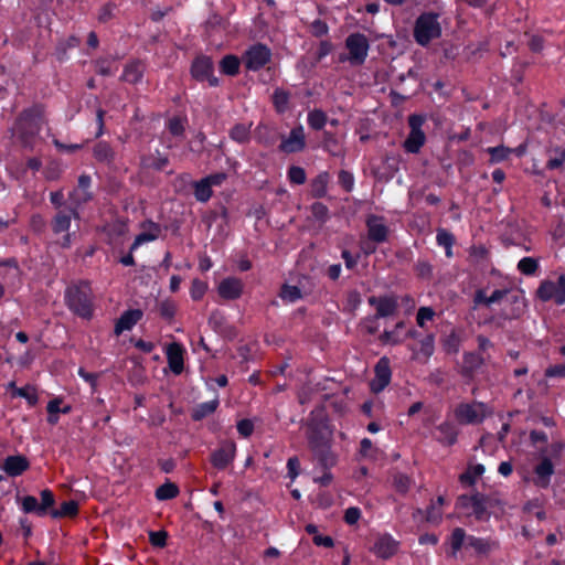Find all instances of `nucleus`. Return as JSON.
<instances>
[{"instance_id":"obj_1","label":"nucleus","mask_w":565,"mask_h":565,"mask_svg":"<svg viewBox=\"0 0 565 565\" xmlns=\"http://www.w3.org/2000/svg\"><path fill=\"white\" fill-rule=\"evenodd\" d=\"M92 289L87 281L74 284L65 290V301L67 307L71 311L82 318L92 317Z\"/></svg>"},{"instance_id":"obj_2","label":"nucleus","mask_w":565,"mask_h":565,"mask_svg":"<svg viewBox=\"0 0 565 565\" xmlns=\"http://www.w3.org/2000/svg\"><path fill=\"white\" fill-rule=\"evenodd\" d=\"M450 547L451 555L456 556V554L461 550H472L476 555H487L494 547L495 542L489 539L476 537L473 535H467L466 531L461 527H456L452 530L450 537Z\"/></svg>"},{"instance_id":"obj_3","label":"nucleus","mask_w":565,"mask_h":565,"mask_svg":"<svg viewBox=\"0 0 565 565\" xmlns=\"http://www.w3.org/2000/svg\"><path fill=\"white\" fill-rule=\"evenodd\" d=\"M44 124L42 110L38 107L23 111L18 118L13 132L24 143L29 142V139L38 135Z\"/></svg>"},{"instance_id":"obj_4","label":"nucleus","mask_w":565,"mask_h":565,"mask_svg":"<svg viewBox=\"0 0 565 565\" xmlns=\"http://www.w3.org/2000/svg\"><path fill=\"white\" fill-rule=\"evenodd\" d=\"M452 414L460 425H478L489 415V408L482 402H461L455 406Z\"/></svg>"},{"instance_id":"obj_5","label":"nucleus","mask_w":565,"mask_h":565,"mask_svg":"<svg viewBox=\"0 0 565 565\" xmlns=\"http://www.w3.org/2000/svg\"><path fill=\"white\" fill-rule=\"evenodd\" d=\"M441 29L437 15L433 13L422 14L415 25L414 36L420 45H427L431 40L439 38Z\"/></svg>"},{"instance_id":"obj_6","label":"nucleus","mask_w":565,"mask_h":565,"mask_svg":"<svg viewBox=\"0 0 565 565\" xmlns=\"http://www.w3.org/2000/svg\"><path fill=\"white\" fill-rule=\"evenodd\" d=\"M425 122V117L422 115H411L408 117V126L411 131L405 139L403 147L408 153H417L426 141V136L422 130Z\"/></svg>"},{"instance_id":"obj_7","label":"nucleus","mask_w":565,"mask_h":565,"mask_svg":"<svg viewBox=\"0 0 565 565\" xmlns=\"http://www.w3.org/2000/svg\"><path fill=\"white\" fill-rule=\"evenodd\" d=\"M78 218L79 214L77 210H60L54 218L52 220V230L55 234L65 233L61 241V246L64 248H68L72 245V236L73 234L68 233L71 227L72 218Z\"/></svg>"},{"instance_id":"obj_8","label":"nucleus","mask_w":565,"mask_h":565,"mask_svg":"<svg viewBox=\"0 0 565 565\" xmlns=\"http://www.w3.org/2000/svg\"><path fill=\"white\" fill-rule=\"evenodd\" d=\"M536 294L543 301L554 299L557 305L565 303V275H561L556 282L551 280L542 281Z\"/></svg>"},{"instance_id":"obj_9","label":"nucleus","mask_w":565,"mask_h":565,"mask_svg":"<svg viewBox=\"0 0 565 565\" xmlns=\"http://www.w3.org/2000/svg\"><path fill=\"white\" fill-rule=\"evenodd\" d=\"M271 57L270 50L263 44L250 46L243 56L244 65L249 71H258L264 67Z\"/></svg>"},{"instance_id":"obj_10","label":"nucleus","mask_w":565,"mask_h":565,"mask_svg":"<svg viewBox=\"0 0 565 565\" xmlns=\"http://www.w3.org/2000/svg\"><path fill=\"white\" fill-rule=\"evenodd\" d=\"M236 456V444L233 440H223L217 449L211 454V462L218 470H224Z\"/></svg>"},{"instance_id":"obj_11","label":"nucleus","mask_w":565,"mask_h":565,"mask_svg":"<svg viewBox=\"0 0 565 565\" xmlns=\"http://www.w3.org/2000/svg\"><path fill=\"white\" fill-rule=\"evenodd\" d=\"M90 185L92 178L88 174L79 175L77 186L68 194V200L73 209L77 210L93 199Z\"/></svg>"},{"instance_id":"obj_12","label":"nucleus","mask_w":565,"mask_h":565,"mask_svg":"<svg viewBox=\"0 0 565 565\" xmlns=\"http://www.w3.org/2000/svg\"><path fill=\"white\" fill-rule=\"evenodd\" d=\"M345 45L349 50L348 60L352 64H361L364 62L369 51V43L364 35L359 33L349 35Z\"/></svg>"},{"instance_id":"obj_13","label":"nucleus","mask_w":565,"mask_h":565,"mask_svg":"<svg viewBox=\"0 0 565 565\" xmlns=\"http://www.w3.org/2000/svg\"><path fill=\"white\" fill-rule=\"evenodd\" d=\"M191 74L198 81H207L210 86H217L218 84V79L213 75V63L207 56H198L193 61Z\"/></svg>"},{"instance_id":"obj_14","label":"nucleus","mask_w":565,"mask_h":565,"mask_svg":"<svg viewBox=\"0 0 565 565\" xmlns=\"http://www.w3.org/2000/svg\"><path fill=\"white\" fill-rule=\"evenodd\" d=\"M459 429L455 423L445 420L437 425L434 430V438L443 446L450 447L457 443Z\"/></svg>"},{"instance_id":"obj_15","label":"nucleus","mask_w":565,"mask_h":565,"mask_svg":"<svg viewBox=\"0 0 565 565\" xmlns=\"http://www.w3.org/2000/svg\"><path fill=\"white\" fill-rule=\"evenodd\" d=\"M244 290V282L237 277H227L220 281L217 292L224 300L238 299Z\"/></svg>"},{"instance_id":"obj_16","label":"nucleus","mask_w":565,"mask_h":565,"mask_svg":"<svg viewBox=\"0 0 565 565\" xmlns=\"http://www.w3.org/2000/svg\"><path fill=\"white\" fill-rule=\"evenodd\" d=\"M306 146V136L302 126H297L291 129L288 137L284 138L279 149L286 153H294L301 151Z\"/></svg>"},{"instance_id":"obj_17","label":"nucleus","mask_w":565,"mask_h":565,"mask_svg":"<svg viewBox=\"0 0 565 565\" xmlns=\"http://www.w3.org/2000/svg\"><path fill=\"white\" fill-rule=\"evenodd\" d=\"M541 455V461L534 468V483L537 487L546 488L554 473V465L551 458L545 455V451H542Z\"/></svg>"},{"instance_id":"obj_18","label":"nucleus","mask_w":565,"mask_h":565,"mask_svg":"<svg viewBox=\"0 0 565 565\" xmlns=\"http://www.w3.org/2000/svg\"><path fill=\"white\" fill-rule=\"evenodd\" d=\"M435 338L433 334H427L414 345H412L413 359L426 362L434 353Z\"/></svg>"},{"instance_id":"obj_19","label":"nucleus","mask_w":565,"mask_h":565,"mask_svg":"<svg viewBox=\"0 0 565 565\" xmlns=\"http://www.w3.org/2000/svg\"><path fill=\"white\" fill-rule=\"evenodd\" d=\"M183 354H184V349H183L182 344H180V343L173 342V343L169 344L167 348V360H168L169 367L177 375L181 374L183 371V366H184Z\"/></svg>"},{"instance_id":"obj_20","label":"nucleus","mask_w":565,"mask_h":565,"mask_svg":"<svg viewBox=\"0 0 565 565\" xmlns=\"http://www.w3.org/2000/svg\"><path fill=\"white\" fill-rule=\"evenodd\" d=\"M142 318V311L139 309H130L125 311L115 324V334L119 335L125 331L131 330Z\"/></svg>"},{"instance_id":"obj_21","label":"nucleus","mask_w":565,"mask_h":565,"mask_svg":"<svg viewBox=\"0 0 565 565\" xmlns=\"http://www.w3.org/2000/svg\"><path fill=\"white\" fill-rule=\"evenodd\" d=\"M458 504L462 508H470L477 519H481L487 512L486 498L481 494L461 495Z\"/></svg>"},{"instance_id":"obj_22","label":"nucleus","mask_w":565,"mask_h":565,"mask_svg":"<svg viewBox=\"0 0 565 565\" xmlns=\"http://www.w3.org/2000/svg\"><path fill=\"white\" fill-rule=\"evenodd\" d=\"M1 468L8 476L18 477L29 468V461L23 456H9Z\"/></svg>"},{"instance_id":"obj_23","label":"nucleus","mask_w":565,"mask_h":565,"mask_svg":"<svg viewBox=\"0 0 565 565\" xmlns=\"http://www.w3.org/2000/svg\"><path fill=\"white\" fill-rule=\"evenodd\" d=\"M370 302L372 305H376V313L375 316L365 322V328L370 333H374L379 329V324L376 323L380 319H385L388 316V300L376 299L374 297L370 298Z\"/></svg>"},{"instance_id":"obj_24","label":"nucleus","mask_w":565,"mask_h":565,"mask_svg":"<svg viewBox=\"0 0 565 565\" xmlns=\"http://www.w3.org/2000/svg\"><path fill=\"white\" fill-rule=\"evenodd\" d=\"M376 376L371 382V390L374 393H379L383 391L388 385V360L386 358H382L376 367H375Z\"/></svg>"},{"instance_id":"obj_25","label":"nucleus","mask_w":565,"mask_h":565,"mask_svg":"<svg viewBox=\"0 0 565 565\" xmlns=\"http://www.w3.org/2000/svg\"><path fill=\"white\" fill-rule=\"evenodd\" d=\"M160 226L156 223L149 222L143 232L138 234L131 245V250L137 249L145 243L152 242L158 238L160 234Z\"/></svg>"},{"instance_id":"obj_26","label":"nucleus","mask_w":565,"mask_h":565,"mask_svg":"<svg viewBox=\"0 0 565 565\" xmlns=\"http://www.w3.org/2000/svg\"><path fill=\"white\" fill-rule=\"evenodd\" d=\"M313 454L324 468H330L337 462V457L331 450V444L328 446H326V443L316 444Z\"/></svg>"},{"instance_id":"obj_27","label":"nucleus","mask_w":565,"mask_h":565,"mask_svg":"<svg viewBox=\"0 0 565 565\" xmlns=\"http://www.w3.org/2000/svg\"><path fill=\"white\" fill-rule=\"evenodd\" d=\"M369 235L373 241L382 242L386 238L387 230L383 220L376 216H371L367 220Z\"/></svg>"},{"instance_id":"obj_28","label":"nucleus","mask_w":565,"mask_h":565,"mask_svg":"<svg viewBox=\"0 0 565 565\" xmlns=\"http://www.w3.org/2000/svg\"><path fill=\"white\" fill-rule=\"evenodd\" d=\"M145 66L140 62H131L126 65L121 75L125 82L135 84L139 82L143 75Z\"/></svg>"},{"instance_id":"obj_29","label":"nucleus","mask_w":565,"mask_h":565,"mask_svg":"<svg viewBox=\"0 0 565 565\" xmlns=\"http://www.w3.org/2000/svg\"><path fill=\"white\" fill-rule=\"evenodd\" d=\"M483 472L484 467L482 465H470L467 470L459 476V481L466 486H473Z\"/></svg>"},{"instance_id":"obj_30","label":"nucleus","mask_w":565,"mask_h":565,"mask_svg":"<svg viewBox=\"0 0 565 565\" xmlns=\"http://www.w3.org/2000/svg\"><path fill=\"white\" fill-rule=\"evenodd\" d=\"M330 177L328 172H321L311 182V193L315 198H322L328 190Z\"/></svg>"},{"instance_id":"obj_31","label":"nucleus","mask_w":565,"mask_h":565,"mask_svg":"<svg viewBox=\"0 0 565 565\" xmlns=\"http://www.w3.org/2000/svg\"><path fill=\"white\" fill-rule=\"evenodd\" d=\"M309 446L312 451H315L316 444H324L328 446L331 444V433L326 428L320 429H311L308 435Z\"/></svg>"},{"instance_id":"obj_32","label":"nucleus","mask_w":565,"mask_h":565,"mask_svg":"<svg viewBox=\"0 0 565 565\" xmlns=\"http://www.w3.org/2000/svg\"><path fill=\"white\" fill-rule=\"evenodd\" d=\"M445 503L444 497L439 495L435 501H431L427 509L426 520L430 523H439L443 516V505Z\"/></svg>"},{"instance_id":"obj_33","label":"nucleus","mask_w":565,"mask_h":565,"mask_svg":"<svg viewBox=\"0 0 565 565\" xmlns=\"http://www.w3.org/2000/svg\"><path fill=\"white\" fill-rule=\"evenodd\" d=\"M217 406H218L217 398L201 403L194 408L192 417L195 420H200V419L209 416L210 414L214 413L215 409L217 408Z\"/></svg>"},{"instance_id":"obj_34","label":"nucleus","mask_w":565,"mask_h":565,"mask_svg":"<svg viewBox=\"0 0 565 565\" xmlns=\"http://www.w3.org/2000/svg\"><path fill=\"white\" fill-rule=\"evenodd\" d=\"M279 297L287 303H294L302 298V292L299 287L285 284L281 287Z\"/></svg>"},{"instance_id":"obj_35","label":"nucleus","mask_w":565,"mask_h":565,"mask_svg":"<svg viewBox=\"0 0 565 565\" xmlns=\"http://www.w3.org/2000/svg\"><path fill=\"white\" fill-rule=\"evenodd\" d=\"M194 196L199 202L205 203L212 196V188L210 184L203 179L194 182Z\"/></svg>"},{"instance_id":"obj_36","label":"nucleus","mask_w":565,"mask_h":565,"mask_svg":"<svg viewBox=\"0 0 565 565\" xmlns=\"http://www.w3.org/2000/svg\"><path fill=\"white\" fill-rule=\"evenodd\" d=\"M483 363V358L478 353L468 352L463 355V370L467 373H473L481 367Z\"/></svg>"},{"instance_id":"obj_37","label":"nucleus","mask_w":565,"mask_h":565,"mask_svg":"<svg viewBox=\"0 0 565 565\" xmlns=\"http://www.w3.org/2000/svg\"><path fill=\"white\" fill-rule=\"evenodd\" d=\"M394 488L399 494H405L414 486V480L405 473H395L393 480Z\"/></svg>"},{"instance_id":"obj_38","label":"nucleus","mask_w":565,"mask_h":565,"mask_svg":"<svg viewBox=\"0 0 565 565\" xmlns=\"http://www.w3.org/2000/svg\"><path fill=\"white\" fill-rule=\"evenodd\" d=\"M179 489L172 482H166L160 486L156 491V498L160 501L170 500L178 495Z\"/></svg>"},{"instance_id":"obj_39","label":"nucleus","mask_w":565,"mask_h":565,"mask_svg":"<svg viewBox=\"0 0 565 565\" xmlns=\"http://www.w3.org/2000/svg\"><path fill=\"white\" fill-rule=\"evenodd\" d=\"M221 71L226 75H235L239 70V60L235 55H226L221 61Z\"/></svg>"},{"instance_id":"obj_40","label":"nucleus","mask_w":565,"mask_h":565,"mask_svg":"<svg viewBox=\"0 0 565 565\" xmlns=\"http://www.w3.org/2000/svg\"><path fill=\"white\" fill-rule=\"evenodd\" d=\"M327 122V115L320 109H313L308 114V125L315 129L320 130Z\"/></svg>"},{"instance_id":"obj_41","label":"nucleus","mask_w":565,"mask_h":565,"mask_svg":"<svg viewBox=\"0 0 565 565\" xmlns=\"http://www.w3.org/2000/svg\"><path fill=\"white\" fill-rule=\"evenodd\" d=\"M487 151L491 157L490 161L493 163H498V162L507 160L509 158V156L513 152V149L504 147V146H498V147H490L487 149Z\"/></svg>"},{"instance_id":"obj_42","label":"nucleus","mask_w":565,"mask_h":565,"mask_svg":"<svg viewBox=\"0 0 565 565\" xmlns=\"http://www.w3.org/2000/svg\"><path fill=\"white\" fill-rule=\"evenodd\" d=\"M94 156L98 161L110 162L114 158V151L106 142H98L94 147Z\"/></svg>"},{"instance_id":"obj_43","label":"nucleus","mask_w":565,"mask_h":565,"mask_svg":"<svg viewBox=\"0 0 565 565\" xmlns=\"http://www.w3.org/2000/svg\"><path fill=\"white\" fill-rule=\"evenodd\" d=\"M436 241L438 245L444 246L446 248V255L450 257L451 246L455 242L454 235L444 228H439L437 231Z\"/></svg>"},{"instance_id":"obj_44","label":"nucleus","mask_w":565,"mask_h":565,"mask_svg":"<svg viewBox=\"0 0 565 565\" xmlns=\"http://www.w3.org/2000/svg\"><path fill=\"white\" fill-rule=\"evenodd\" d=\"M399 307H403L405 312H409L414 309L415 301L408 296L401 297L399 299L391 296V316Z\"/></svg>"},{"instance_id":"obj_45","label":"nucleus","mask_w":565,"mask_h":565,"mask_svg":"<svg viewBox=\"0 0 565 565\" xmlns=\"http://www.w3.org/2000/svg\"><path fill=\"white\" fill-rule=\"evenodd\" d=\"M78 512V504L75 501L63 502L58 510L52 512L54 518L74 516Z\"/></svg>"},{"instance_id":"obj_46","label":"nucleus","mask_w":565,"mask_h":565,"mask_svg":"<svg viewBox=\"0 0 565 565\" xmlns=\"http://www.w3.org/2000/svg\"><path fill=\"white\" fill-rule=\"evenodd\" d=\"M518 269L526 276L534 275L539 269V263L533 257H523L518 263Z\"/></svg>"},{"instance_id":"obj_47","label":"nucleus","mask_w":565,"mask_h":565,"mask_svg":"<svg viewBox=\"0 0 565 565\" xmlns=\"http://www.w3.org/2000/svg\"><path fill=\"white\" fill-rule=\"evenodd\" d=\"M249 130L250 126L237 124L232 128L230 136L233 140L237 142H246L249 139Z\"/></svg>"},{"instance_id":"obj_48","label":"nucleus","mask_w":565,"mask_h":565,"mask_svg":"<svg viewBox=\"0 0 565 565\" xmlns=\"http://www.w3.org/2000/svg\"><path fill=\"white\" fill-rule=\"evenodd\" d=\"M359 454L365 459H376L377 450L369 438H364L361 440Z\"/></svg>"},{"instance_id":"obj_49","label":"nucleus","mask_w":565,"mask_h":565,"mask_svg":"<svg viewBox=\"0 0 565 565\" xmlns=\"http://www.w3.org/2000/svg\"><path fill=\"white\" fill-rule=\"evenodd\" d=\"M273 98L278 111L282 113L287 109L289 102V94L284 89H276Z\"/></svg>"},{"instance_id":"obj_50","label":"nucleus","mask_w":565,"mask_h":565,"mask_svg":"<svg viewBox=\"0 0 565 565\" xmlns=\"http://www.w3.org/2000/svg\"><path fill=\"white\" fill-rule=\"evenodd\" d=\"M435 311L430 307H420L417 311L416 322L420 328H425L426 322L433 321Z\"/></svg>"},{"instance_id":"obj_51","label":"nucleus","mask_w":565,"mask_h":565,"mask_svg":"<svg viewBox=\"0 0 565 565\" xmlns=\"http://www.w3.org/2000/svg\"><path fill=\"white\" fill-rule=\"evenodd\" d=\"M207 285L199 279L192 281L190 295L193 300H200L206 292Z\"/></svg>"},{"instance_id":"obj_52","label":"nucleus","mask_w":565,"mask_h":565,"mask_svg":"<svg viewBox=\"0 0 565 565\" xmlns=\"http://www.w3.org/2000/svg\"><path fill=\"white\" fill-rule=\"evenodd\" d=\"M21 508L25 513L35 512L39 514L40 504L35 497L26 495L21 500Z\"/></svg>"},{"instance_id":"obj_53","label":"nucleus","mask_w":565,"mask_h":565,"mask_svg":"<svg viewBox=\"0 0 565 565\" xmlns=\"http://www.w3.org/2000/svg\"><path fill=\"white\" fill-rule=\"evenodd\" d=\"M41 500L42 503L40 504L39 514L43 515L45 514L46 510L54 504V495L51 490H42L41 491Z\"/></svg>"},{"instance_id":"obj_54","label":"nucleus","mask_w":565,"mask_h":565,"mask_svg":"<svg viewBox=\"0 0 565 565\" xmlns=\"http://www.w3.org/2000/svg\"><path fill=\"white\" fill-rule=\"evenodd\" d=\"M289 180L296 184H302L306 182V172L301 167L292 166L288 171Z\"/></svg>"},{"instance_id":"obj_55","label":"nucleus","mask_w":565,"mask_h":565,"mask_svg":"<svg viewBox=\"0 0 565 565\" xmlns=\"http://www.w3.org/2000/svg\"><path fill=\"white\" fill-rule=\"evenodd\" d=\"M556 156L551 157L546 162V168L550 170L557 169L565 162V149H556Z\"/></svg>"},{"instance_id":"obj_56","label":"nucleus","mask_w":565,"mask_h":565,"mask_svg":"<svg viewBox=\"0 0 565 565\" xmlns=\"http://www.w3.org/2000/svg\"><path fill=\"white\" fill-rule=\"evenodd\" d=\"M339 183L348 192L352 191L354 186V177L351 172L342 170L339 173Z\"/></svg>"},{"instance_id":"obj_57","label":"nucleus","mask_w":565,"mask_h":565,"mask_svg":"<svg viewBox=\"0 0 565 565\" xmlns=\"http://www.w3.org/2000/svg\"><path fill=\"white\" fill-rule=\"evenodd\" d=\"M63 172V167L61 163L58 162H51L46 168H45V178L47 180H56L60 178V175L62 174Z\"/></svg>"},{"instance_id":"obj_58","label":"nucleus","mask_w":565,"mask_h":565,"mask_svg":"<svg viewBox=\"0 0 565 565\" xmlns=\"http://www.w3.org/2000/svg\"><path fill=\"white\" fill-rule=\"evenodd\" d=\"M361 518V510L356 507H350L344 512V521L349 525L355 524Z\"/></svg>"},{"instance_id":"obj_59","label":"nucleus","mask_w":565,"mask_h":565,"mask_svg":"<svg viewBox=\"0 0 565 565\" xmlns=\"http://www.w3.org/2000/svg\"><path fill=\"white\" fill-rule=\"evenodd\" d=\"M237 431L243 437H249L254 431V424L249 419H242L237 423Z\"/></svg>"},{"instance_id":"obj_60","label":"nucleus","mask_w":565,"mask_h":565,"mask_svg":"<svg viewBox=\"0 0 565 565\" xmlns=\"http://www.w3.org/2000/svg\"><path fill=\"white\" fill-rule=\"evenodd\" d=\"M374 553L386 559L388 557V541L384 537L380 539L375 544H374Z\"/></svg>"},{"instance_id":"obj_61","label":"nucleus","mask_w":565,"mask_h":565,"mask_svg":"<svg viewBox=\"0 0 565 565\" xmlns=\"http://www.w3.org/2000/svg\"><path fill=\"white\" fill-rule=\"evenodd\" d=\"M409 333H411V331L408 329H406V326L404 322H397L395 326L394 332L393 333L391 332V342H397L403 337H406Z\"/></svg>"},{"instance_id":"obj_62","label":"nucleus","mask_w":565,"mask_h":565,"mask_svg":"<svg viewBox=\"0 0 565 565\" xmlns=\"http://www.w3.org/2000/svg\"><path fill=\"white\" fill-rule=\"evenodd\" d=\"M328 30L327 23L321 20H315L310 24V31L315 36H322L328 33Z\"/></svg>"},{"instance_id":"obj_63","label":"nucleus","mask_w":565,"mask_h":565,"mask_svg":"<svg viewBox=\"0 0 565 565\" xmlns=\"http://www.w3.org/2000/svg\"><path fill=\"white\" fill-rule=\"evenodd\" d=\"M168 128L173 136H180L184 131V122L182 119L174 117L169 120Z\"/></svg>"},{"instance_id":"obj_64","label":"nucleus","mask_w":565,"mask_h":565,"mask_svg":"<svg viewBox=\"0 0 565 565\" xmlns=\"http://www.w3.org/2000/svg\"><path fill=\"white\" fill-rule=\"evenodd\" d=\"M545 376L547 377H565V363L556 364L545 370Z\"/></svg>"}]
</instances>
